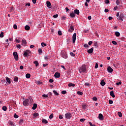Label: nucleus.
I'll list each match as a JSON object with an SVG mask.
<instances>
[{
	"label": "nucleus",
	"instance_id": "1",
	"mask_svg": "<svg viewBox=\"0 0 126 126\" xmlns=\"http://www.w3.org/2000/svg\"><path fill=\"white\" fill-rule=\"evenodd\" d=\"M32 101H33V99H32V98L27 99L23 101V105L24 106H28L29 105H31Z\"/></svg>",
	"mask_w": 126,
	"mask_h": 126
},
{
	"label": "nucleus",
	"instance_id": "2",
	"mask_svg": "<svg viewBox=\"0 0 126 126\" xmlns=\"http://www.w3.org/2000/svg\"><path fill=\"white\" fill-rule=\"evenodd\" d=\"M79 71L80 73H84L86 72V66L85 65H83L82 66L79 68Z\"/></svg>",
	"mask_w": 126,
	"mask_h": 126
},
{
	"label": "nucleus",
	"instance_id": "3",
	"mask_svg": "<svg viewBox=\"0 0 126 126\" xmlns=\"http://www.w3.org/2000/svg\"><path fill=\"white\" fill-rule=\"evenodd\" d=\"M61 56L63 58V59H67V54L65 51H61Z\"/></svg>",
	"mask_w": 126,
	"mask_h": 126
},
{
	"label": "nucleus",
	"instance_id": "4",
	"mask_svg": "<svg viewBox=\"0 0 126 126\" xmlns=\"http://www.w3.org/2000/svg\"><path fill=\"white\" fill-rule=\"evenodd\" d=\"M31 53V51H30V50H26L25 52H24V56H25V57H27V56H30Z\"/></svg>",
	"mask_w": 126,
	"mask_h": 126
},
{
	"label": "nucleus",
	"instance_id": "5",
	"mask_svg": "<svg viewBox=\"0 0 126 126\" xmlns=\"http://www.w3.org/2000/svg\"><path fill=\"white\" fill-rule=\"evenodd\" d=\"M76 40V33H74L72 36V43L74 44L75 41Z\"/></svg>",
	"mask_w": 126,
	"mask_h": 126
},
{
	"label": "nucleus",
	"instance_id": "6",
	"mask_svg": "<svg viewBox=\"0 0 126 126\" xmlns=\"http://www.w3.org/2000/svg\"><path fill=\"white\" fill-rule=\"evenodd\" d=\"M65 119H67V120H69L70 118H71V114L69 113H66L65 114Z\"/></svg>",
	"mask_w": 126,
	"mask_h": 126
},
{
	"label": "nucleus",
	"instance_id": "7",
	"mask_svg": "<svg viewBox=\"0 0 126 126\" xmlns=\"http://www.w3.org/2000/svg\"><path fill=\"white\" fill-rule=\"evenodd\" d=\"M13 55L15 61H18V55L17 54V52H13Z\"/></svg>",
	"mask_w": 126,
	"mask_h": 126
},
{
	"label": "nucleus",
	"instance_id": "8",
	"mask_svg": "<svg viewBox=\"0 0 126 126\" xmlns=\"http://www.w3.org/2000/svg\"><path fill=\"white\" fill-rule=\"evenodd\" d=\"M125 18L124 16V14H120L119 17L117 18L118 20H120L121 21H123V19Z\"/></svg>",
	"mask_w": 126,
	"mask_h": 126
},
{
	"label": "nucleus",
	"instance_id": "9",
	"mask_svg": "<svg viewBox=\"0 0 126 126\" xmlns=\"http://www.w3.org/2000/svg\"><path fill=\"white\" fill-rule=\"evenodd\" d=\"M74 31V27L73 26H70V29L68 30V32H70V33H72L73 31Z\"/></svg>",
	"mask_w": 126,
	"mask_h": 126
},
{
	"label": "nucleus",
	"instance_id": "10",
	"mask_svg": "<svg viewBox=\"0 0 126 126\" xmlns=\"http://www.w3.org/2000/svg\"><path fill=\"white\" fill-rule=\"evenodd\" d=\"M54 76L56 78H60L61 77V74L59 72H56L54 74Z\"/></svg>",
	"mask_w": 126,
	"mask_h": 126
},
{
	"label": "nucleus",
	"instance_id": "11",
	"mask_svg": "<svg viewBox=\"0 0 126 126\" xmlns=\"http://www.w3.org/2000/svg\"><path fill=\"white\" fill-rule=\"evenodd\" d=\"M107 71L109 73L113 72V68H112V67H111V66H108L107 67Z\"/></svg>",
	"mask_w": 126,
	"mask_h": 126
},
{
	"label": "nucleus",
	"instance_id": "12",
	"mask_svg": "<svg viewBox=\"0 0 126 126\" xmlns=\"http://www.w3.org/2000/svg\"><path fill=\"white\" fill-rule=\"evenodd\" d=\"M98 119L100 121H103L104 120V117H103V114H99L98 115Z\"/></svg>",
	"mask_w": 126,
	"mask_h": 126
},
{
	"label": "nucleus",
	"instance_id": "13",
	"mask_svg": "<svg viewBox=\"0 0 126 126\" xmlns=\"http://www.w3.org/2000/svg\"><path fill=\"white\" fill-rule=\"evenodd\" d=\"M26 43H27L26 40H25L24 39L22 40V46H26Z\"/></svg>",
	"mask_w": 126,
	"mask_h": 126
},
{
	"label": "nucleus",
	"instance_id": "14",
	"mask_svg": "<svg viewBox=\"0 0 126 126\" xmlns=\"http://www.w3.org/2000/svg\"><path fill=\"white\" fill-rule=\"evenodd\" d=\"M6 81L7 82V84H10V83H11V82L10 81V79H9V78L6 77Z\"/></svg>",
	"mask_w": 126,
	"mask_h": 126
},
{
	"label": "nucleus",
	"instance_id": "15",
	"mask_svg": "<svg viewBox=\"0 0 126 126\" xmlns=\"http://www.w3.org/2000/svg\"><path fill=\"white\" fill-rule=\"evenodd\" d=\"M46 4L47 7H49V8H51L52 7V5H51V2L50 1H48L46 2Z\"/></svg>",
	"mask_w": 126,
	"mask_h": 126
},
{
	"label": "nucleus",
	"instance_id": "16",
	"mask_svg": "<svg viewBox=\"0 0 126 126\" xmlns=\"http://www.w3.org/2000/svg\"><path fill=\"white\" fill-rule=\"evenodd\" d=\"M93 51H94V49H93V48H91L90 49H89L88 50V53L89 54H92V53H93Z\"/></svg>",
	"mask_w": 126,
	"mask_h": 126
},
{
	"label": "nucleus",
	"instance_id": "17",
	"mask_svg": "<svg viewBox=\"0 0 126 126\" xmlns=\"http://www.w3.org/2000/svg\"><path fill=\"white\" fill-rule=\"evenodd\" d=\"M70 16L72 18H74V17H75V14L74 12L70 13Z\"/></svg>",
	"mask_w": 126,
	"mask_h": 126
},
{
	"label": "nucleus",
	"instance_id": "18",
	"mask_svg": "<svg viewBox=\"0 0 126 126\" xmlns=\"http://www.w3.org/2000/svg\"><path fill=\"white\" fill-rule=\"evenodd\" d=\"M110 94V96H111V97H112L113 98H115V97H116V95L114 94V91H111Z\"/></svg>",
	"mask_w": 126,
	"mask_h": 126
},
{
	"label": "nucleus",
	"instance_id": "19",
	"mask_svg": "<svg viewBox=\"0 0 126 126\" xmlns=\"http://www.w3.org/2000/svg\"><path fill=\"white\" fill-rule=\"evenodd\" d=\"M105 84H106V83H105V81H104V80H102L100 82V85H101V86H104Z\"/></svg>",
	"mask_w": 126,
	"mask_h": 126
},
{
	"label": "nucleus",
	"instance_id": "20",
	"mask_svg": "<svg viewBox=\"0 0 126 126\" xmlns=\"http://www.w3.org/2000/svg\"><path fill=\"white\" fill-rule=\"evenodd\" d=\"M68 86L69 87H74V86H75V84H72V83H70L69 84H68Z\"/></svg>",
	"mask_w": 126,
	"mask_h": 126
},
{
	"label": "nucleus",
	"instance_id": "21",
	"mask_svg": "<svg viewBox=\"0 0 126 126\" xmlns=\"http://www.w3.org/2000/svg\"><path fill=\"white\" fill-rule=\"evenodd\" d=\"M115 33L116 37H120V36H121V34L119 32H115Z\"/></svg>",
	"mask_w": 126,
	"mask_h": 126
},
{
	"label": "nucleus",
	"instance_id": "22",
	"mask_svg": "<svg viewBox=\"0 0 126 126\" xmlns=\"http://www.w3.org/2000/svg\"><path fill=\"white\" fill-rule=\"evenodd\" d=\"M74 13H75V14H77V15H79V13H80L79 10L75 9L74 10Z\"/></svg>",
	"mask_w": 126,
	"mask_h": 126
},
{
	"label": "nucleus",
	"instance_id": "23",
	"mask_svg": "<svg viewBox=\"0 0 126 126\" xmlns=\"http://www.w3.org/2000/svg\"><path fill=\"white\" fill-rule=\"evenodd\" d=\"M36 108H37V104L36 103L33 104V107L32 108V110H36Z\"/></svg>",
	"mask_w": 126,
	"mask_h": 126
},
{
	"label": "nucleus",
	"instance_id": "24",
	"mask_svg": "<svg viewBox=\"0 0 126 126\" xmlns=\"http://www.w3.org/2000/svg\"><path fill=\"white\" fill-rule=\"evenodd\" d=\"M25 29L27 31L30 30V27L28 25H26L25 27Z\"/></svg>",
	"mask_w": 126,
	"mask_h": 126
},
{
	"label": "nucleus",
	"instance_id": "25",
	"mask_svg": "<svg viewBox=\"0 0 126 126\" xmlns=\"http://www.w3.org/2000/svg\"><path fill=\"white\" fill-rule=\"evenodd\" d=\"M33 63L34 64H35V66L37 67L39 65V63L38 62V61H34L33 62Z\"/></svg>",
	"mask_w": 126,
	"mask_h": 126
},
{
	"label": "nucleus",
	"instance_id": "26",
	"mask_svg": "<svg viewBox=\"0 0 126 126\" xmlns=\"http://www.w3.org/2000/svg\"><path fill=\"white\" fill-rule=\"evenodd\" d=\"M42 123H43V124H48V121H47V120L46 119H43L42 121Z\"/></svg>",
	"mask_w": 126,
	"mask_h": 126
},
{
	"label": "nucleus",
	"instance_id": "27",
	"mask_svg": "<svg viewBox=\"0 0 126 126\" xmlns=\"http://www.w3.org/2000/svg\"><path fill=\"white\" fill-rule=\"evenodd\" d=\"M9 126H15V125H14V123H13V122H11V121H10V122H9Z\"/></svg>",
	"mask_w": 126,
	"mask_h": 126
},
{
	"label": "nucleus",
	"instance_id": "28",
	"mask_svg": "<svg viewBox=\"0 0 126 126\" xmlns=\"http://www.w3.org/2000/svg\"><path fill=\"white\" fill-rule=\"evenodd\" d=\"M26 78H30V77H31V75H30V74L27 73L26 75Z\"/></svg>",
	"mask_w": 126,
	"mask_h": 126
},
{
	"label": "nucleus",
	"instance_id": "29",
	"mask_svg": "<svg viewBox=\"0 0 126 126\" xmlns=\"http://www.w3.org/2000/svg\"><path fill=\"white\" fill-rule=\"evenodd\" d=\"M37 84H38V85H41V84H43V82H42V81H38L37 82H36Z\"/></svg>",
	"mask_w": 126,
	"mask_h": 126
},
{
	"label": "nucleus",
	"instance_id": "30",
	"mask_svg": "<svg viewBox=\"0 0 126 126\" xmlns=\"http://www.w3.org/2000/svg\"><path fill=\"white\" fill-rule=\"evenodd\" d=\"M84 47L86 48V49H88V48H89V46L88 45V44H85L84 45Z\"/></svg>",
	"mask_w": 126,
	"mask_h": 126
},
{
	"label": "nucleus",
	"instance_id": "31",
	"mask_svg": "<svg viewBox=\"0 0 126 126\" xmlns=\"http://www.w3.org/2000/svg\"><path fill=\"white\" fill-rule=\"evenodd\" d=\"M3 111H6V110H7V108L6 107V106H3L2 108Z\"/></svg>",
	"mask_w": 126,
	"mask_h": 126
},
{
	"label": "nucleus",
	"instance_id": "32",
	"mask_svg": "<svg viewBox=\"0 0 126 126\" xmlns=\"http://www.w3.org/2000/svg\"><path fill=\"white\" fill-rule=\"evenodd\" d=\"M38 116H39V114L37 113H35L33 114V117H34L35 118L38 117Z\"/></svg>",
	"mask_w": 126,
	"mask_h": 126
},
{
	"label": "nucleus",
	"instance_id": "33",
	"mask_svg": "<svg viewBox=\"0 0 126 126\" xmlns=\"http://www.w3.org/2000/svg\"><path fill=\"white\" fill-rule=\"evenodd\" d=\"M118 114L120 118H122V117H123V115L122 114V113H121L120 112H119Z\"/></svg>",
	"mask_w": 126,
	"mask_h": 126
},
{
	"label": "nucleus",
	"instance_id": "34",
	"mask_svg": "<svg viewBox=\"0 0 126 126\" xmlns=\"http://www.w3.org/2000/svg\"><path fill=\"white\" fill-rule=\"evenodd\" d=\"M41 46H42V47H46V46H47V44H46L45 43L42 42L41 43Z\"/></svg>",
	"mask_w": 126,
	"mask_h": 126
},
{
	"label": "nucleus",
	"instance_id": "35",
	"mask_svg": "<svg viewBox=\"0 0 126 126\" xmlns=\"http://www.w3.org/2000/svg\"><path fill=\"white\" fill-rule=\"evenodd\" d=\"M53 93H54V94H55V95H59V93H58V92H57V91H53Z\"/></svg>",
	"mask_w": 126,
	"mask_h": 126
},
{
	"label": "nucleus",
	"instance_id": "36",
	"mask_svg": "<svg viewBox=\"0 0 126 126\" xmlns=\"http://www.w3.org/2000/svg\"><path fill=\"white\" fill-rule=\"evenodd\" d=\"M77 93L78 95H82L83 94V93L80 91H78Z\"/></svg>",
	"mask_w": 126,
	"mask_h": 126
},
{
	"label": "nucleus",
	"instance_id": "37",
	"mask_svg": "<svg viewBox=\"0 0 126 126\" xmlns=\"http://www.w3.org/2000/svg\"><path fill=\"white\" fill-rule=\"evenodd\" d=\"M58 35H59V36H62V31H58Z\"/></svg>",
	"mask_w": 126,
	"mask_h": 126
},
{
	"label": "nucleus",
	"instance_id": "38",
	"mask_svg": "<svg viewBox=\"0 0 126 126\" xmlns=\"http://www.w3.org/2000/svg\"><path fill=\"white\" fill-rule=\"evenodd\" d=\"M0 38H3V32H1L0 34Z\"/></svg>",
	"mask_w": 126,
	"mask_h": 126
},
{
	"label": "nucleus",
	"instance_id": "39",
	"mask_svg": "<svg viewBox=\"0 0 126 126\" xmlns=\"http://www.w3.org/2000/svg\"><path fill=\"white\" fill-rule=\"evenodd\" d=\"M49 59H50V57L49 56H45L44 57V59L46 60V61H47V60H49Z\"/></svg>",
	"mask_w": 126,
	"mask_h": 126
},
{
	"label": "nucleus",
	"instance_id": "40",
	"mask_svg": "<svg viewBox=\"0 0 126 126\" xmlns=\"http://www.w3.org/2000/svg\"><path fill=\"white\" fill-rule=\"evenodd\" d=\"M43 51L42 50V49H38V53L39 54H42Z\"/></svg>",
	"mask_w": 126,
	"mask_h": 126
},
{
	"label": "nucleus",
	"instance_id": "41",
	"mask_svg": "<svg viewBox=\"0 0 126 126\" xmlns=\"http://www.w3.org/2000/svg\"><path fill=\"white\" fill-rule=\"evenodd\" d=\"M14 81H15V82H17V81H18V77L14 78Z\"/></svg>",
	"mask_w": 126,
	"mask_h": 126
},
{
	"label": "nucleus",
	"instance_id": "42",
	"mask_svg": "<svg viewBox=\"0 0 126 126\" xmlns=\"http://www.w3.org/2000/svg\"><path fill=\"white\" fill-rule=\"evenodd\" d=\"M70 55L71 56V57H74L75 56V54H74L73 52H70Z\"/></svg>",
	"mask_w": 126,
	"mask_h": 126
},
{
	"label": "nucleus",
	"instance_id": "43",
	"mask_svg": "<svg viewBox=\"0 0 126 126\" xmlns=\"http://www.w3.org/2000/svg\"><path fill=\"white\" fill-rule=\"evenodd\" d=\"M121 84H122V82L121 81L116 83V85H117L118 86H119V85H121Z\"/></svg>",
	"mask_w": 126,
	"mask_h": 126
},
{
	"label": "nucleus",
	"instance_id": "44",
	"mask_svg": "<svg viewBox=\"0 0 126 126\" xmlns=\"http://www.w3.org/2000/svg\"><path fill=\"white\" fill-rule=\"evenodd\" d=\"M82 108L83 109H86V105H85V104H83V105H82Z\"/></svg>",
	"mask_w": 126,
	"mask_h": 126
},
{
	"label": "nucleus",
	"instance_id": "45",
	"mask_svg": "<svg viewBox=\"0 0 126 126\" xmlns=\"http://www.w3.org/2000/svg\"><path fill=\"white\" fill-rule=\"evenodd\" d=\"M93 100L94 101H97V100H98V98H97V97H93Z\"/></svg>",
	"mask_w": 126,
	"mask_h": 126
},
{
	"label": "nucleus",
	"instance_id": "46",
	"mask_svg": "<svg viewBox=\"0 0 126 126\" xmlns=\"http://www.w3.org/2000/svg\"><path fill=\"white\" fill-rule=\"evenodd\" d=\"M15 41L17 42V43H20V40L17 38H16L15 39Z\"/></svg>",
	"mask_w": 126,
	"mask_h": 126
},
{
	"label": "nucleus",
	"instance_id": "47",
	"mask_svg": "<svg viewBox=\"0 0 126 126\" xmlns=\"http://www.w3.org/2000/svg\"><path fill=\"white\" fill-rule=\"evenodd\" d=\"M59 17L58 14H56L53 16L54 18H57V17Z\"/></svg>",
	"mask_w": 126,
	"mask_h": 126
},
{
	"label": "nucleus",
	"instance_id": "48",
	"mask_svg": "<svg viewBox=\"0 0 126 126\" xmlns=\"http://www.w3.org/2000/svg\"><path fill=\"white\" fill-rule=\"evenodd\" d=\"M42 97H43L44 98H47V97H48V95L44 94L42 95Z\"/></svg>",
	"mask_w": 126,
	"mask_h": 126
},
{
	"label": "nucleus",
	"instance_id": "49",
	"mask_svg": "<svg viewBox=\"0 0 126 126\" xmlns=\"http://www.w3.org/2000/svg\"><path fill=\"white\" fill-rule=\"evenodd\" d=\"M14 118H15V119H18V115H16V114H15L14 115Z\"/></svg>",
	"mask_w": 126,
	"mask_h": 126
},
{
	"label": "nucleus",
	"instance_id": "50",
	"mask_svg": "<svg viewBox=\"0 0 126 126\" xmlns=\"http://www.w3.org/2000/svg\"><path fill=\"white\" fill-rule=\"evenodd\" d=\"M93 43V42H92V41H89L88 43L89 46H91V45H92Z\"/></svg>",
	"mask_w": 126,
	"mask_h": 126
},
{
	"label": "nucleus",
	"instance_id": "51",
	"mask_svg": "<svg viewBox=\"0 0 126 126\" xmlns=\"http://www.w3.org/2000/svg\"><path fill=\"white\" fill-rule=\"evenodd\" d=\"M116 3H117V5H119L120 4V0H117Z\"/></svg>",
	"mask_w": 126,
	"mask_h": 126
},
{
	"label": "nucleus",
	"instance_id": "52",
	"mask_svg": "<svg viewBox=\"0 0 126 126\" xmlns=\"http://www.w3.org/2000/svg\"><path fill=\"white\" fill-rule=\"evenodd\" d=\"M112 44H113V45H117V42H116L115 41H112Z\"/></svg>",
	"mask_w": 126,
	"mask_h": 126
},
{
	"label": "nucleus",
	"instance_id": "53",
	"mask_svg": "<svg viewBox=\"0 0 126 126\" xmlns=\"http://www.w3.org/2000/svg\"><path fill=\"white\" fill-rule=\"evenodd\" d=\"M13 28L14 29H17V26L16 25H14Z\"/></svg>",
	"mask_w": 126,
	"mask_h": 126
},
{
	"label": "nucleus",
	"instance_id": "54",
	"mask_svg": "<svg viewBox=\"0 0 126 126\" xmlns=\"http://www.w3.org/2000/svg\"><path fill=\"white\" fill-rule=\"evenodd\" d=\"M23 123V120L21 119L19 122L20 125Z\"/></svg>",
	"mask_w": 126,
	"mask_h": 126
},
{
	"label": "nucleus",
	"instance_id": "55",
	"mask_svg": "<svg viewBox=\"0 0 126 126\" xmlns=\"http://www.w3.org/2000/svg\"><path fill=\"white\" fill-rule=\"evenodd\" d=\"M105 3H106L107 4L108 3H110V1L109 0H105Z\"/></svg>",
	"mask_w": 126,
	"mask_h": 126
},
{
	"label": "nucleus",
	"instance_id": "56",
	"mask_svg": "<svg viewBox=\"0 0 126 126\" xmlns=\"http://www.w3.org/2000/svg\"><path fill=\"white\" fill-rule=\"evenodd\" d=\"M49 82H50V83H53V82H54V80L50 79L49 80Z\"/></svg>",
	"mask_w": 126,
	"mask_h": 126
},
{
	"label": "nucleus",
	"instance_id": "57",
	"mask_svg": "<svg viewBox=\"0 0 126 126\" xmlns=\"http://www.w3.org/2000/svg\"><path fill=\"white\" fill-rule=\"evenodd\" d=\"M53 114H51L49 116V119H52L53 118Z\"/></svg>",
	"mask_w": 126,
	"mask_h": 126
},
{
	"label": "nucleus",
	"instance_id": "58",
	"mask_svg": "<svg viewBox=\"0 0 126 126\" xmlns=\"http://www.w3.org/2000/svg\"><path fill=\"white\" fill-rule=\"evenodd\" d=\"M62 94H66V92L65 91H63L62 92Z\"/></svg>",
	"mask_w": 126,
	"mask_h": 126
},
{
	"label": "nucleus",
	"instance_id": "59",
	"mask_svg": "<svg viewBox=\"0 0 126 126\" xmlns=\"http://www.w3.org/2000/svg\"><path fill=\"white\" fill-rule=\"evenodd\" d=\"M89 124L91 126H95L94 125L92 124V123L91 122H89Z\"/></svg>",
	"mask_w": 126,
	"mask_h": 126
},
{
	"label": "nucleus",
	"instance_id": "60",
	"mask_svg": "<svg viewBox=\"0 0 126 126\" xmlns=\"http://www.w3.org/2000/svg\"><path fill=\"white\" fill-rule=\"evenodd\" d=\"M17 49H21V46L19 44V45H18L17 46Z\"/></svg>",
	"mask_w": 126,
	"mask_h": 126
},
{
	"label": "nucleus",
	"instance_id": "61",
	"mask_svg": "<svg viewBox=\"0 0 126 126\" xmlns=\"http://www.w3.org/2000/svg\"><path fill=\"white\" fill-rule=\"evenodd\" d=\"M98 63H96L95 65V68H98Z\"/></svg>",
	"mask_w": 126,
	"mask_h": 126
},
{
	"label": "nucleus",
	"instance_id": "62",
	"mask_svg": "<svg viewBox=\"0 0 126 126\" xmlns=\"http://www.w3.org/2000/svg\"><path fill=\"white\" fill-rule=\"evenodd\" d=\"M109 104H113V100H109Z\"/></svg>",
	"mask_w": 126,
	"mask_h": 126
},
{
	"label": "nucleus",
	"instance_id": "63",
	"mask_svg": "<svg viewBox=\"0 0 126 126\" xmlns=\"http://www.w3.org/2000/svg\"><path fill=\"white\" fill-rule=\"evenodd\" d=\"M31 4L30 3H28L26 4V6H30Z\"/></svg>",
	"mask_w": 126,
	"mask_h": 126
},
{
	"label": "nucleus",
	"instance_id": "64",
	"mask_svg": "<svg viewBox=\"0 0 126 126\" xmlns=\"http://www.w3.org/2000/svg\"><path fill=\"white\" fill-rule=\"evenodd\" d=\"M62 20H65V17H62Z\"/></svg>",
	"mask_w": 126,
	"mask_h": 126
}]
</instances>
